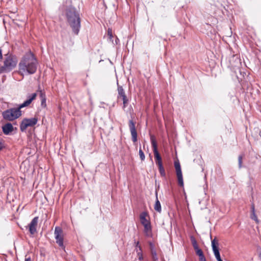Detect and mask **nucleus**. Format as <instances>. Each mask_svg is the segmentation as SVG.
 <instances>
[{
  "instance_id": "f257e3e1",
  "label": "nucleus",
  "mask_w": 261,
  "mask_h": 261,
  "mask_svg": "<svg viewBox=\"0 0 261 261\" xmlns=\"http://www.w3.org/2000/svg\"><path fill=\"white\" fill-rule=\"evenodd\" d=\"M37 61L31 52L26 53L18 65L19 73L22 75L34 74L37 70Z\"/></svg>"
},
{
  "instance_id": "f03ea898",
  "label": "nucleus",
  "mask_w": 261,
  "mask_h": 261,
  "mask_svg": "<svg viewBox=\"0 0 261 261\" xmlns=\"http://www.w3.org/2000/svg\"><path fill=\"white\" fill-rule=\"evenodd\" d=\"M66 17L73 33L78 35L81 28V19L75 9L72 7L68 8L66 11Z\"/></svg>"
},
{
  "instance_id": "7ed1b4c3",
  "label": "nucleus",
  "mask_w": 261,
  "mask_h": 261,
  "mask_svg": "<svg viewBox=\"0 0 261 261\" xmlns=\"http://www.w3.org/2000/svg\"><path fill=\"white\" fill-rule=\"evenodd\" d=\"M16 56L10 55L7 56L4 61V65L0 67V73L9 72L14 68L17 64Z\"/></svg>"
},
{
  "instance_id": "20e7f679",
  "label": "nucleus",
  "mask_w": 261,
  "mask_h": 261,
  "mask_svg": "<svg viewBox=\"0 0 261 261\" xmlns=\"http://www.w3.org/2000/svg\"><path fill=\"white\" fill-rule=\"evenodd\" d=\"M21 115V111L18 107L7 109L2 113V116L4 119L9 121L15 120Z\"/></svg>"
},
{
  "instance_id": "39448f33",
  "label": "nucleus",
  "mask_w": 261,
  "mask_h": 261,
  "mask_svg": "<svg viewBox=\"0 0 261 261\" xmlns=\"http://www.w3.org/2000/svg\"><path fill=\"white\" fill-rule=\"evenodd\" d=\"M147 216L146 212H142L140 215V219L141 224L144 227V232L146 236H149L151 232V226L150 221L146 219Z\"/></svg>"
},
{
  "instance_id": "423d86ee",
  "label": "nucleus",
  "mask_w": 261,
  "mask_h": 261,
  "mask_svg": "<svg viewBox=\"0 0 261 261\" xmlns=\"http://www.w3.org/2000/svg\"><path fill=\"white\" fill-rule=\"evenodd\" d=\"M37 122L38 119L35 117L30 119H23L20 125V129L21 132H24L28 127L34 126L37 124Z\"/></svg>"
},
{
  "instance_id": "0eeeda50",
  "label": "nucleus",
  "mask_w": 261,
  "mask_h": 261,
  "mask_svg": "<svg viewBox=\"0 0 261 261\" xmlns=\"http://www.w3.org/2000/svg\"><path fill=\"white\" fill-rule=\"evenodd\" d=\"M151 143L152 146L153 147V151L154 155V158L155 159V163L156 164L159 166L163 165L162 158L160 156L157 148V143L155 141V139L154 138L153 136H151L150 138Z\"/></svg>"
},
{
  "instance_id": "6e6552de",
  "label": "nucleus",
  "mask_w": 261,
  "mask_h": 261,
  "mask_svg": "<svg viewBox=\"0 0 261 261\" xmlns=\"http://www.w3.org/2000/svg\"><path fill=\"white\" fill-rule=\"evenodd\" d=\"M55 238L56 243L62 248H64L63 243V232L62 229L59 226L55 228Z\"/></svg>"
},
{
  "instance_id": "1a4fd4ad",
  "label": "nucleus",
  "mask_w": 261,
  "mask_h": 261,
  "mask_svg": "<svg viewBox=\"0 0 261 261\" xmlns=\"http://www.w3.org/2000/svg\"><path fill=\"white\" fill-rule=\"evenodd\" d=\"M128 126L130 132L132 141L134 143L137 141V133L136 129L135 123L133 120L128 121Z\"/></svg>"
},
{
  "instance_id": "9d476101",
  "label": "nucleus",
  "mask_w": 261,
  "mask_h": 261,
  "mask_svg": "<svg viewBox=\"0 0 261 261\" xmlns=\"http://www.w3.org/2000/svg\"><path fill=\"white\" fill-rule=\"evenodd\" d=\"M218 242L216 238H215L212 241V249L214 252L215 257L216 258L218 261H223L221 258L218 248Z\"/></svg>"
},
{
  "instance_id": "9b49d317",
  "label": "nucleus",
  "mask_w": 261,
  "mask_h": 261,
  "mask_svg": "<svg viewBox=\"0 0 261 261\" xmlns=\"http://www.w3.org/2000/svg\"><path fill=\"white\" fill-rule=\"evenodd\" d=\"M38 222V217H34L29 225V231L32 234H34L37 231L36 227Z\"/></svg>"
},
{
  "instance_id": "f8f14e48",
  "label": "nucleus",
  "mask_w": 261,
  "mask_h": 261,
  "mask_svg": "<svg viewBox=\"0 0 261 261\" xmlns=\"http://www.w3.org/2000/svg\"><path fill=\"white\" fill-rule=\"evenodd\" d=\"M3 133L6 135H9L14 130V127L10 123H7L2 126Z\"/></svg>"
},
{
  "instance_id": "ddd939ff",
  "label": "nucleus",
  "mask_w": 261,
  "mask_h": 261,
  "mask_svg": "<svg viewBox=\"0 0 261 261\" xmlns=\"http://www.w3.org/2000/svg\"><path fill=\"white\" fill-rule=\"evenodd\" d=\"M36 93H33L31 95L29 96V98L27 100L24 101L22 104L20 105L18 107V108H19V110H20L21 108L29 106L36 98Z\"/></svg>"
},
{
  "instance_id": "4468645a",
  "label": "nucleus",
  "mask_w": 261,
  "mask_h": 261,
  "mask_svg": "<svg viewBox=\"0 0 261 261\" xmlns=\"http://www.w3.org/2000/svg\"><path fill=\"white\" fill-rule=\"evenodd\" d=\"M134 243H135V247H136L135 250L137 252V256H138V259L140 260H142L143 259L142 248L139 245V241H137V242L135 241Z\"/></svg>"
},
{
  "instance_id": "2eb2a0df",
  "label": "nucleus",
  "mask_w": 261,
  "mask_h": 261,
  "mask_svg": "<svg viewBox=\"0 0 261 261\" xmlns=\"http://www.w3.org/2000/svg\"><path fill=\"white\" fill-rule=\"evenodd\" d=\"M150 248L151 250V253L152 256V258L154 260H157L158 259V256H157V253L155 251V249L154 248V246L153 243H149Z\"/></svg>"
},
{
  "instance_id": "dca6fc26",
  "label": "nucleus",
  "mask_w": 261,
  "mask_h": 261,
  "mask_svg": "<svg viewBox=\"0 0 261 261\" xmlns=\"http://www.w3.org/2000/svg\"><path fill=\"white\" fill-rule=\"evenodd\" d=\"M154 208L156 212H158L159 213L161 212V211H162L161 205L160 202L159 201V200L158 199L157 193H156V200H155Z\"/></svg>"
},
{
  "instance_id": "f3484780",
  "label": "nucleus",
  "mask_w": 261,
  "mask_h": 261,
  "mask_svg": "<svg viewBox=\"0 0 261 261\" xmlns=\"http://www.w3.org/2000/svg\"><path fill=\"white\" fill-rule=\"evenodd\" d=\"M193 246L195 250H196V254L199 256V257H201L204 255L202 250L199 248L195 241H194L193 243Z\"/></svg>"
},
{
  "instance_id": "a211bd4d",
  "label": "nucleus",
  "mask_w": 261,
  "mask_h": 261,
  "mask_svg": "<svg viewBox=\"0 0 261 261\" xmlns=\"http://www.w3.org/2000/svg\"><path fill=\"white\" fill-rule=\"evenodd\" d=\"M176 175H177V177L178 185L180 187H183L184 186V180H183L182 173H176Z\"/></svg>"
},
{
  "instance_id": "6ab92c4d",
  "label": "nucleus",
  "mask_w": 261,
  "mask_h": 261,
  "mask_svg": "<svg viewBox=\"0 0 261 261\" xmlns=\"http://www.w3.org/2000/svg\"><path fill=\"white\" fill-rule=\"evenodd\" d=\"M118 92L119 96L121 97L122 98L124 96H126L125 92L122 87L119 86L118 87Z\"/></svg>"
},
{
  "instance_id": "aec40b11",
  "label": "nucleus",
  "mask_w": 261,
  "mask_h": 261,
  "mask_svg": "<svg viewBox=\"0 0 261 261\" xmlns=\"http://www.w3.org/2000/svg\"><path fill=\"white\" fill-rule=\"evenodd\" d=\"M174 166H175L176 173H182L180 165L178 162H175L174 163Z\"/></svg>"
},
{
  "instance_id": "412c9836",
  "label": "nucleus",
  "mask_w": 261,
  "mask_h": 261,
  "mask_svg": "<svg viewBox=\"0 0 261 261\" xmlns=\"http://www.w3.org/2000/svg\"><path fill=\"white\" fill-rule=\"evenodd\" d=\"M108 36L109 37V39L110 40V41H111V42L113 43V32H112V30L111 29H110V28H109L108 30Z\"/></svg>"
},
{
  "instance_id": "4be33fe9",
  "label": "nucleus",
  "mask_w": 261,
  "mask_h": 261,
  "mask_svg": "<svg viewBox=\"0 0 261 261\" xmlns=\"http://www.w3.org/2000/svg\"><path fill=\"white\" fill-rule=\"evenodd\" d=\"M158 167H159V172H160L161 175L163 177H165L166 173H165L163 166L162 165V166H159Z\"/></svg>"
},
{
  "instance_id": "5701e85b",
  "label": "nucleus",
  "mask_w": 261,
  "mask_h": 261,
  "mask_svg": "<svg viewBox=\"0 0 261 261\" xmlns=\"http://www.w3.org/2000/svg\"><path fill=\"white\" fill-rule=\"evenodd\" d=\"M139 154L141 161H144L145 160V156L143 151L142 150L141 148L139 149Z\"/></svg>"
},
{
  "instance_id": "b1692460",
  "label": "nucleus",
  "mask_w": 261,
  "mask_h": 261,
  "mask_svg": "<svg viewBox=\"0 0 261 261\" xmlns=\"http://www.w3.org/2000/svg\"><path fill=\"white\" fill-rule=\"evenodd\" d=\"M242 159H243V156L242 155H240L238 158L239 168H241L242 167Z\"/></svg>"
},
{
  "instance_id": "393cba45",
  "label": "nucleus",
  "mask_w": 261,
  "mask_h": 261,
  "mask_svg": "<svg viewBox=\"0 0 261 261\" xmlns=\"http://www.w3.org/2000/svg\"><path fill=\"white\" fill-rule=\"evenodd\" d=\"M250 217L252 220H254L257 223L258 222V220L255 213L251 214Z\"/></svg>"
},
{
  "instance_id": "a878e982",
  "label": "nucleus",
  "mask_w": 261,
  "mask_h": 261,
  "mask_svg": "<svg viewBox=\"0 0 261 261\" xmlns=\"http://www.w3.org/2000/svg\"><path fill=\"white\" fill-rule=\"evenodd\" d=\"M122 100H123V106H124V107H125L126 104L127 103V101H128L126 96H124L123 97H122Z\"/></svg>"
},
{
  "instance_id": "bb28decb",
  "label": "nucleus",
  "mask_w": 261,
  "mask_h": 261,
  "mask_svg": "<svg viewBox=\"0 0 261 261\" xmlns=\"http://www.w3.org/2000/svg\"><path fill=\"white\" fill-rule=\"evenodd\" d=\"M5 148L4 142L3 141H0V151Z\"/></svg>"
},
{
  "instance_id": "cd10ccee",
  "label": "nucleus",
  "mask_w": 261,
  "mask_h": 261,
  "mask_svg": "<svg viewBox=\"0 0 261 261\" xmlns=\"http://www.w3.org/2000/svg\"><path fill=\"white\" fill-rule=\"evenodd\" d=\"M41 105L44 107L46 106V98L41 99Z\"/></svg>"
},
{
  "instance_id": "c85d7f7f",
  "label": "nucleus",
  "mask_w": 261,
  "mask_h": 261,
  "mask_svg": "<svg viewBox=\"0 0 261 261\" xmlns=\"http://www.w3.org/2000/svg\"><path fill=\"white\" fill-rule=\"evenodd\" d=\"M40 96L41 99L45 98V95L42 91H40Z\"/></svg>"
},
{
  "instance_id": "c756f323",
  "label": "nucleus",
  "mask_w": 261,
  "mask_h": 261,
  "mask_svg": "<svg viewBox=\"0 0 261 261\" xmlns=\"http://www.w3.org/2000/svg\"><path fill=\"white\" fill-rule=\"evenodd\" d=\"M251 213H252V214L255 213V206H254V204H252L251 205Z\"/></svg>"
},
{
  "instance_id": "7c9ffc66",
  "label": "nucleus",
  "mask_w": 261,
  "mask_h": 261,
  "mask_svg": "<svg viewBox=\"0 0 261 261\" xmlns=\"http://www.w3.org/2000/svg\"><path fill=\"white\" fill-rule=\"evenodd\" d=\"M199 261H206V259L204 255L199 257Z\"/></svg>"
},
{
  "instance_id": "2f4dec72",
  "label": "nucleus",
  "mask_w": 261,
  "mask_h": 261,
  "mask_svg": "<svg viewBox=\"0 0 261 261\" xmlns=\"http://www.w3.org/2000/svg\"><path fill=\"white\" fill-rule=\"evenodd\" d=\"M3 59V55H2V50L0 48V61H1Z\"/></svg>"
},
{
  "instance_id": "473e14b6",
  "label": "nucleus",
  "mask_w": 261,
  "mask_h": 261,
  "mask_svg": "<svg viewBox=\"0 0 261 261\" xmlns=\"http://www.w3.org/2000/svg\"><path fill=\"white\" fill-rule=\"evenodd\" d=\"M119 39L117 37V38H116V40H115V43H116V44H118V43H119Z\"/></svg>"
},
{
  "instance_id": "72a5a7b5",
  "label": "nucleus",
  "mask_w": 261,
  "mask_h": 261,
  "mask_svg": "<svg viewBox=\"0 0 261 261\" xmlns=\"http://www.w3.org/2000/svg\"><path fill=\"white\" fill-rule=\"evenodd\" d=\"M25 261H32L31 257L25 258Z\"/></svg>"
}]
</instances>
